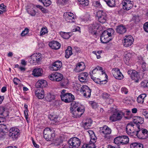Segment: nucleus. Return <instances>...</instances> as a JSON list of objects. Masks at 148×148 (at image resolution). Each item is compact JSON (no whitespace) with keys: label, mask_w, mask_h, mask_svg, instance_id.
Segmentation results:
<instances>
[{"label":"nucleus","mask_w":148,"mask_h":148,"mask_svg":"<svg viewBox=\"0 0 148 148\" xmlns=\"http://www.w3.org/2000/svg\"><path fill=\"white\" fill-rule=\"evenodd\" d=\"M114 32V30L112 28H109L104 31L102 33L100 37V40L102 42L106 43L108 42L111 40L112 34Z\"/></svg>","instance_id":"obj_1"},{"label":"nucleus","mask_w":148,"mask_h":148,"mask_svg":"<svg viewBox=\"0 0 148 148\" xmlns=\"http://www.w3.org/2000/svg\"><path fill=\"white\" fill-rule=\"evenodd\" d=\"M60 97L61 100L66 103H69L75 99L74 95L71 93H68L65 89L62 90Z\"/></svg>","instance_id":"obj_2"},{"label":"nucleus","mask_w":148,"mask_h":148,"mask_svg":"<svg viewBox=\"0 0 148 148\" xmlns=\"http://www.w3.org/2000/svg\"><path fill=\"white\" fill-rule=\"evenodd\" d=\"M42 57L41 53H36L28 58L29 62L31 64L36 65L40 63L42 59Z\"/></svg>","instance_id":"obj_3"},{"label":"nucleus","mask_w":148,"mask_h":148,"mask_svg":"<svg viewBox=\"0 0 148 148\" xmlns=\"http://www.w3.org/2000/svg\"><path fill=\"white\" fill-rule=\"evenodd\" d=\"M69 148H78L81 143L80 140L78 138L74 137L70 138L68 141Z\"/></svg>","instance_id":"obj_4"},{"label":"nucleus","mask_w":148,"mask_h":148,"mask_svg":"<svg viewBox=\"0 0 148 148\" xmlns=\"http://www.w3.org/2000/svg\"><path fill=\"white\" fill-rule=\"evenodd\" d=\"M98 70L101 71L102 74H104L106 75V76L107 75L105 73V72L103 71L102 68L99 66H97L96 68L93 69L92 71H90V75L91 77V78L95 81V82L97 83L101 84V82H102L103 81H99V79H97L98 81H96V78L95 77H94L95 75L94 76V74L97 73Z\"/></svg>","instance_id":"obj_5"},{"label":"nucleus","mask_w":148,"mask_h":148,"mask_svg":"<svg viewBox=\"0 0 148 148\" xmlns=\"http://www.w3.org/2000/svg\"><path fill=\"white\" fill-rule=\"evenodd\" d=\"M96 19L100 23H105L107 20L108 17L106 13L103 11H99L97 12Z\"/></svg>","instance_id":"obj_6"},{"label":"nucleus","mask_w":148,"mask_h":148,"mask_svg":"<svg viewBox=\"0 0 148 148\" xmlns=\"http://www.w3.org/2000/svg\"><path fill=\"white\" fill-rule=\"evenodd\" d=\"M54 131L49 128H46L43 131L44 137L47 140H50L55 136Z\"/></svg>","instance_id":"obj_7"},{"label":"nucleus","mask_w":148,"mask_h":148,"mask_svg":"<svg viewBox=\"0 0 148 148\" xmlns=\"http://www.w3.org/2000/svg\"><path fill=\"white\" fill-rule=\"evenodd\" d=\"M136 131V136L139 138L145 139L148 137V131L146 129H140Z\"/></svg>","instance_id":"obj_8"},{"label":"nucleus","mask_w":148,"mask_h":148,"mask_svg":"<svg viewBox=\"0 0 148 148\" xmlns=\"http://www.w3.org/2000/svg\"><path fill=\"white\" fill-rule=\"evenodd\" d=\"M20 134V131L18 128L12 127L9 130V136L11 137L13 140L17 139Z\"/></svg>","instance_id":"obj_9"},{"label":"nucleus","mask_w":148,"mask_h":148,"mask_svg":"<svg viewBox=\"0 0 148 148\" xmlns=\"http://www.w3.org/2000/svg\"><path fill=\"white\" fill-rule=\"evenodd\" d=\"M134 41V39L132 36H125L123 38V46L126 47H129L133 44Z\"/></svg>","instance_id":"obj_10"},{"label":"nucleus","mask_w":148,"mask_h":148,"mask_svg":"<svg viewBox=\"0 0 148 148\" xmlns=\"http://www.w3.org/2000/svg\"><path fill=\"white\" fill-rule=\"evenodd\" d=\"M70 111L72 116L77 118L81 116L83 114L84 112V107H82L81 108H78L75 110H70Z\"/></svg>","instance_id":"obj_11"},{"label":"nucleus","mask_w":148,"mask_h":148,"mask_svg":"<svg viewBox=\"0 0 148 148\" xmlns=\"http://www.w3.org/2000/svg\"><path fill=\"white\" fill-rule=\"evenodd\" d=\"M100 27V25L98 22L94 23L93 24L89 25V32L92 35H96L97 30Z\"/></svg>","instance_id":"obj_12"},{"label":"nucleus","mask_w":148,"mask_h":148,"mask_svg":"<svg viewBox=\"0 0 148 148\" xmlns=\"http://www.w3.org/2000/svg\"><path fill=\"white\" fill-rule=\"evenodd\" d=\"M49 77L51 80L59 82L62 79L63 76L61 74L56 72L51 73L49 76Z\"/></svg>","instance_id":"obj_13"},{"label":"nucleus","mask_w":148,"mask_h":148,"mask_svg":"<svg viewBox=\"0 0 148 148\" xmlns=\"http://www.w3.org/2000/svg\"><path fill=\"white\" fill-rule=\"evenodd\" d=\"M123 9L127 11L130 10L133 7V1L129 0H123L121 3Z\"/></svg>","instance_id":"obj_14"},{"label":"nucleus","mask_w":148,"mask_h":148,"mask_svg":"<svg viewBox=\"0 0 148 148\" xmlns=\"http://www.w3.org/2000/svg\"><path fill=\"white\" fill-rule=\"evenodd\" d=\"M63 16L65 20L68 22H74L75 16L73 13L68 12L64 13Z\"/></svg>","instance_id":"obj_15"},{"label":"nucleus","mask_w":148,"mask_h":148,"mask_svg":"<svg viewBox=\"0 0 148 148\" xmlns=\"http://www.w3.org/2000/svg\"><path fill=\"white\" fill-rule=\"evenodd\" d=\"M81 92L86 98L90 97L91 90L88 86L86 85L82 86L81 89Z\"/></svg>","instance_id":"obj_16"},{"label":"nucleus","mask_w":148,"mask_h":148,"mask_svg":"<svg viewBox=\"0 0 148 148\" xmlns=\"http://www.w3.org/2000/svg\"><path fill=\"white\" fill-rule=\"evenodd\" d=\"M112 71L114 76L116 79L121 80L123 78V76L118 68L113 69Z\"/></svg>","instance_id":"obj_17"},{"label":"nucleus","mask_w":148,"mask_h":148,"mask_svg":"<svg viewBox=\"0 0 148 148\" xmlns=\"http://www.w3.org/2000/svg\"><path fill=\"white\" fill-rule=\"evenodd\" d=\"M127 73L132 79L135 80L136 82H138V75L136 71L130 70L128 71Z\"/></svg>","instance_id":"obj_18"},{"label":"nucleus","mask_w":148,"mask_h":148,"mask_svg":"<svg viewBox=\"0 0 148 148\" xmlns=\"http://www.w3.org/2000/svg\"><path fill=\"white\" fill-rule=\"evenodd\" d=\"M100 132L104 135L106 136L111 134V130L107 126L105 125L103 127L100 128Z\"/></svg>","instance_id":"obj_19"},{"label":"nucleus","mask_w":148,"mask_h":148,"mask_svg":"<svg viewBox=\"0 0 148 148\" xmlns=\"http://www.w3.org/2000/svg\"><path fill=\"white\" fill-rule=\"evenodd\" d=\"M62 66V63L60 61H57L53 63L51 70L53 71H56L58 70Z\"/></svg>","instance_id":"obj_20"},{"label":"nucleus","mask_w":148,"mask_h":148,"mask_svg":"<svg viewBox=\"0 0 148 148\" xmlns=\"http://www.w3.org/2000/svg\"><path fill=\"white\" fill-rule=\"evenodd\" d=\"M49 46L52 49L57 50L59 49L61 47V44L56 41H52L49 44Z\"/></svg>","instance_id":"obj_21"},{"label":"nucleus","mask_w":148,"mask_h":148,"mask_svg":"<svg viewBox=\"0 0 148 148\" xmlns=\"http://www.w3.org/2000/svg\"><path fill=\"white\" fill-rule=\"evenodd\" d=\"M85 69L84 63L82 62H81L77 64L74 70L76 72H79L83 71Z\"/></svg>","instance_id":"obj_22"},{"label":"nucleus","mask_w":148,"mask_h":148,"mask_svg":"<svg viewBox=\"0 0 148 148\" xmlns=\"http://www.w3.org/2000/svg\"><path fill=\"white\" fill-rule=\"evenodd\" d=\"M43 72V71L42 68L36 67L33 71L32 74L34 76L38 77L41 76Z\"/></svg>","instance_id":"obj_23"},{"label":"nucleus","mask_w":148,"mask_h":148,"mask_svg":"<svg viewBox=\"0 0 148 148\" xmlns=\"http://www.w3.org/2000/svg\"><path fill=\"white\" fill-rule=\"evenodd\" d=\"M47 82L43 79H40L38 80L36 82V86L37 88H45L47 86Z\"/></svg>","instance_id":"obj_24"},{"label":"nucleus","mask_w":148,"mask_h":148,"mask_svg":"<svg viewBox=\"0 0 148 148\" xmlns=\"http://www.w3.org/2000/svg\"><path fill=\"white\" fill-rule=\"evenodd\" d=\"M88 74L87 72L82 73H80L78 76L79 80L81 82H86V79Z\"/></svg>","instance_id":"obj_25"},{"label":"nucleus","mask_w":148,"mask_h":148,"mask_svg":"<svg viewBox=\"0 0 148 148\" xmlns=\"http://www.w3.org/2000/svg\"><path fill=\"white\" fill-rule=\"evenodd\" d=\"M133 119L134 123L135 124H136L137 125L138 124H141L144 122L143 118L140 116H135L133 118Z\"/></svg>","instance_id":"obj_26"},{"label":"nucleus","mask_w":148,"mask_h":148,"mask_svg":"<svg viewBox=\"0 0 148 148\" xmlns=\"http://www.w3.org/2000/svg\"><path fill=\"white\" fill-rule=\"evenodd\" d=\"M127 29L125 26L121 25L117 26L116 31L120 34H123L126 32Z\"/></svg>","instance_id":"obj_27"},{"label":"nucleus","mask_w":148,"mask_h":148,"mask_svg":"<svg viewBox=\"0 0 148 148\" xmlns=\"http://www.w3.org/2000/svg\"><path fill=\"white\" fill-rule=\"evenodd\" d=\"M36 95L39 99H42L44 97V92L42 89H37L35 92Z\"/></svg>","instance_id":"obj_28"},{"label":"nucleus","mask_w":148,"mask_h":148,"mask_svg":"<svg viewBox=\"0 0 148 148\" xmlns=\"http://www.w3.org/2000/svg\"><path fill=\"white\" fill-rule=\"evenodd\" d=\"M114 113L117 121L120 120L125 114L123 112L121 111H116L114 112Z\"/></svg>","instance_id":"obj_29"},{"label":"nucleus","mask_w":148,"mask_h":148,"mask_svg":"<svg viewBox=\"0 0 148 148\" xmlns=\"http://www.w3.org/2000/svg\"><path fill=\"white\" fill-rule=\"evenodd\" d=\"M84 127L85 129H87L90 128L92 123V121L90 119H87L86 120V122L84 123Z\"/></svg>","instance_id":"obj_30"},{"label":"nucleus","mask_w":148,"mask_h":148,"mask_svg":"<svg viewBox=\"0 0 148 148\" xmlns=\"http://www.w3.org/2000/svg\"><path fill=\"white\" fill-rule=\"evenodd\" d=\"M147 96L145 94H142L140 95L137 99V101L138 103L142 104L144 102L145 98Z\"/></svg>","instance_id":"obj_31"},{"label":"nucleus","mask_w":148,"mask_h":148,"mask_svg":"<svg viewBox=\"0 0 148 148\" xmlns=\"http://www.w3.org/2000/svg\"><path fill=\"white\" fill-rule=\"evenodd\" d=\"M82 106H80L79 104L78 103H76L75 101H73L71 103V107L70 108V110H74L77 109L78 108H82Z\"/></svg>","instance_id":"obj_32"},{"label":"nucleus","mask_w":148,"mask_h":148,"mask_svg":"<svg viewBox=\"0 0 148 148\" xmlns=\"http://www.w3.org/2000/svg\"><path fill=\"white\" fill-rule=\"evenodd\" d=\"M56 95L53 93H48L45 97V99L47 101H50L55 99Z\"/></svg>","instance_id":"obj_33"},{"label":"nucleus","mask_w":148,"mask_h":148,"mask_svg":"<svg viewBox=\"0 0 148 148\" xmlns=\"http://www.w3.org/2000/svg\"><path fill=\"white\" fill-rule=\"evenodd\" d=\"M72 48L71 47L69 46L67 49H66L65 51V57L68 58L70 56L72 55Z\"/></svg>","instance_id":"obj_34"},{"label":"nucleus","mask_w":148,"mask_h":148,"mask_svg":"<svg viewBox=\"0 0 148 148\" xmlns=\"http://www.w3.org/2000/svg\"><path fill=\"white\" fill-rule=\"evenodd\" d=\"M78 3L81 6L85 7L89 4L88 0H77Z\"/></svg>","instance_id":"obj_35"},{"label":"nucleus","mask_w":148,"mask_h":148,"mask_svg":"<svg viewBox=\"0 0 148 148\" xmlns=\"http://www.w3.org/2000/svg\"><path fill=\"white\" fill-rule=\"evenodd\" d=\"M88 132L90 136L91 139L90 141L92 142V144H94V143L96 142L97 138L95 136L93 131L90 130L88 131Z\"/></svg>","instance_id":"obj_36"},{"label":"nucleus","mask_w":148,"mask_h":148,"mask_svg":"<svg viewBox=\"0 0 148 148\" xmlns=\"http://www.w3.org/2000/svg\"><path fill=\"white\" fill-rule=\"evenodd\" d=\"M131 148H143V144L138 143H134L130 145Z\"/></svg>","instance_id":"obj_37"},{"label":"nucleus","mask_w":148,"mask_h":148,"mask_svg":"<svg viewBox=\"0 0 148 148\" xmlns=\"http://www.w3.org/2000/svg\"><path fill=\"white\" fill-rule=\"evenodd\" d=\"M60 34L62 37L65 39H68L72 35V34L71 32H61Z\"/></svg>","instance_id":"obj_38"},{"label":"nucleus","mask_w":148,"mask_h":148,"mask_svg":"<svg viewBox=\"0 0 148 148\" xmlns=\"http://www.w3.org/2000/svg\"><path fill=\"white\" fill-rule=\"evenodd\" d=\"M121 144L124 145L127 144L129 141L128 137L126 136H120Z\"/></svg>","instance_id":"obj_39"},{"label":"nucleus","mask_w":148,"mask_h":148,"mask_svg":"<svg viewBox=\"0 0 148 148\" xmlns=\"http://www.w3.org/2000/svg\"><path fill=\"white\" fill-rule=\"evenodd\" d=\"M139 126H138L132 123H130L128 124L126 126V129H130L132 130L134 129H136V128H138Z\"/></svg>","instance_id":"obj_40"},{"label":"nucleus","mask_w":148,"mask_h":148,"mask_svg":"<svg viewBox=\"0 0 148 148\" xmlns=\"http://www.w3.org/2000/svg\"><path fill=\"white\" fill-rule=\"evenodd\" d=\"M8 130L5 125L2 123L0 124V131L6 133L8 131Z\"/></svg>","instance_id":"obj_41"},{"label":"nucleus","mask_w":148,"mask_h":148,"mask_svg":"<svg viewBox=\"0 0 148 148\" xmlns=\"http://www.w3.org/2000/svg\"><path fill=\"white\" fill-rule=\"evenodd\" d=\"M5 108L2 106H0V115H3L4 117H6L8 116V114H5Z\"/></svg>","instance_id":"obj_42"},{"label":"nucleus","mask_w":148,"mask_h":148,"mask_svg":"<svg viewBox=\"0 0 148 148\" xmlns=\"http://www.w3.org/2000/svg\"><path fill=\"white\" fill-rule=\"evenodd\" d=\"M126 130L127 133L130 136H133L134 134H136V129H126Z\"/></svg>","instance_id":"obj_43"},{"label":"nucleus","mask_w":148,"mask_h":148,"mask_svg":"<svg viewBox=\"0 0 148 148\" xmlns=\"http://www.w3.org/2000/svg\"><path fill=\"white\" fill-rule=\"evenodd\" d=\"M114 142L115 144L116 145H120L121 144V139L120 136L116 137L114 139Z\"/></svg>","instance_id":"obj_44"},{"label":"nucleus","mask_w":148,"mask_h":148,"mask_svg":"<svg viewBox=\"0 0 148 148\" xmlns=\"http://www.w3.org/2000/svg\"><path fill=\"white\" fill-rule=\"evenodd\" d=\"M92 5L95 7L99 8H101L102 7V5L99 0L93 1L92 2Z\"/></svg>","instance_id":"obj_45"},{"label":"nucleus","mask_w":148,"mask_h":148,"mask_svg":"<svg viewBox=\"0 0 148 148\" xmlns=\"http://www.w3.org/2000/svg\"><path fill=\"white\" fill-rule=\"evenodd\" d=\"M27 13L32 16H34L36 14V12L33 9H28L27 10Z\"/></svg>","instance_id":"obj_46"},{"label":"nucleus","mask_w":148,"mask_h":148,"mask_svg":"<svg viewBox=\"0 0 148 148\" xmlns=\"http://www.w3.org/2000/svg\"><path fill=\"white\" fill-rule=\"evenodd\" d=\"M82 148H95L94 144H84Z\"/></svg>","instance_id":"obj_47"},{"label":"nucleus","mask_w":148,"mask_h":148,"mask_svg":"<svg viewBox=\"0 0 148 148\" xmlns=\"http://www.w3.org/2000/svg\"><path fill=\"white\" fill-rule=\"evenodd\" d=\"M48 31L47 28L45 27L42 28L40 32V36H42L47 33Z\"/></svg>","instance_id":"obj_48"},{"label":"nucleus","mask_w":148,"mask_h":148,"mask_svg":"<svg viewBox=\"0 0 148 148\" xmlns=\"http://www.w3.org/2000/svg\"><path fill=\"white\" fill-rule=\"evenodd\" d=\"M101 51H94L92 52V53L96 55L97 56V59H99L101 58L100 54L102 53Z\"/></svg>","instance_id":"obj_49"},{"label":"nucleus","mask_w":148,"mask_h":148,"mask_svg":"<svg viewBox=\"0 0 148 148\" xmlns=\"http://www.w3.org/2000/svg\"><path fill=\"white\" fill-rule=\"evenodd\" d=\"M90 104L92 108L95 109H96L98 107V104L94 101H90Z\"/></svg>","instance_id":"obj_50"},{"label":"nucleus","mask_w":148,"mask_h":148,"mask_svg":"<svg viewBox=\"0 0 148 148\" xmlns=\"http://www.w3.org/2000/svg\"><path fill=\"white\" fill-rule=\"evenodd\" d=\"M109 120L112 122H115L117 121L114 112L110 116Z\"/></svg>","instance_id":"obj_51"},{"label":"nucleus","mask_w":148,"mask_h":148,"mask_svg":"<svg viewBox=\"0 0 148 148\" xmlns=\"http://www.w3.org/2000/svg\"><path fill=\"white\" fill-rule=\"evenodd\" d=\"M51 2L50 0H45L42 3L44 6L47 7L49 6L51 4Z\"/></svg>","instance_id":"obj_52"},{"label":"nucleus","mask_w":148,"mask_h":148,"mask_svg":"<svg viewBox=\"0 0 148 148\" xmlns=\"http://www.w3.org/2000/svg\"><path fill=\"white\" fill-rule=\"evenodd\" d=\"M29 32V30L27 28H25L24 30L23 31L21 34V36H25Z\"/></svg>","instance_id":"obj_53"},{"label":"nucleus","mask_w":148,"mask_h":148,"mask_svg":"<svg viewBox=\"0 0 148 148\" xmlns=\"http://www.w3.org/2000/svg\"><path fill=\"white\" fill-rule=\"evenodd\" d=\"M142 113L146 119H148V111L144 109L142 111Z\"/></svg>","instance_id":"obj_54"},{"label":"nucleus","mask_w":148,"mask_h":148,"mask_svg":"<svg viewBox=\"0 0 148 148\" xmlns=\"http://www.w3.org/2000/svg\"><path fill=\"white\" fill-rule=\"evenodd\" d=\"M121 92L123 94H127L128 92V89L125 87H122L121 89Z\"/></svg>","instance_id":"obj_55"},{"label":"nucleus","mask_w":148,"mask_h":148,"mask_svg":"<svg viewBox=\"0 0 148 148\" xmlns=\"http://www.w3.org/2000/svg\"><path fill=\"white\" fill-rule=\"evenodd\" d=\"M21 82L20 80L17 78H14L13 79V82L14 84L17 85Z\"/></svg>","instance_id":"obj_56"},{"label":"nucleus","mask_w":148,"mask_h":148,"mask_svg":"<svg viewBox=\"0 0 148 148\" xmlns=\"http://www.w3.org/2000/svg\"><path fill=\"white\" fill-rule=\"evenodd\" d=\"M147 65L145 62H143L142 64V69L143 71H145L147 70Z\"/></svg>","instance_id":"obj_57"},{"label":"nucleus","mask_w":148,"mask_h":148,"mask_svg":"<svg viewBox=\"0 0 148 148\" xmlns=\"http://www.w3.org/2000/svg\"><path fill=\"white\" fill-rule=\"evenodd\" d=\"M144 30L146 32H148V22L145 23L143 25Z\"/></svg>","instance_id":"obj_58"},{"label":"nucleus","mask_w":148,"mask_h":148,"mask_svg":"<svg viewBox=\"0 0 148 148\" xmlns=\"http://www.w3.org/2000/svg\"><path fill=\"white\" fill-rule=\"evenodd\" d=\"M130 59V58L126 56H125L124 58V61L125 64L128 65L129 64Z\"/></svg>","instance_id":"obj_59"},{"label":"nucleus","mask_w":148,"mask_h":148,"mask_svg":"<svg viewBox=\"0 0 148 148\" xmlns=\"http://www.w3.org/2000/svg\"><path fill=\"white\" fill-rule=\"evenodd\" d=\"M133 55V53L132 52H128L125 55L126 56L131 58Z\"/></svg>","instance_id":"obj_60"},{"label":"nucleus","mask_w":148,"mask_h":148,"mask_svg":"<svg viewBox=\"0 0 148 148\" xmlns=\"http://www.w3.org/2000/svg\"><path fill=\"white\" fill-rule=\"evenodd\" d=\"M28 110H25L24 111L25 117L27 122H28Z\"/></svg>","instance_id":"obj_61"},{"label":"nucleus","mask_w":148,"mask_h":148,"mask_svg":"<svg viewBox=\"0 0 148 148\" xmlns=\"http://www.w3.org/2000/svg\"><path fill=\"white\" fill-rule=\"evenodd\" d=\"M109 96V95L106 93H103L102 95V97L104 99L108 98Z\"/></svg>","instance_id":"obj_62"},{"label":"nucleus","mask_w":148,"mask_h":148,"mask_svg":"<svg viewBox=\"0 0 148 148\" xmlns=\"http://www.w3.org/2000/svg\"><path fill=\"white\" fill-rule=\"evenodd\" d=\"M21 64L23 66H25L27 65V62L24 60H21Z\"/></svg>","instance_id":"obj_63"},{"label":"nucleus","mask_w":148,"mask_h":148,"mask_svg":"<svg viewBox=\"0 0 148 148\" xmlns=\"http://www.w3.org/2000/svg\"><path fill=\"white\" fill-rule=\"evenodd\" d=\"M40 10L43 13H46L48 12V10L45 8H44L43 7H42L41 9H40Z\"/></svg>","instance_id":"obj_64"}]
</instances>
